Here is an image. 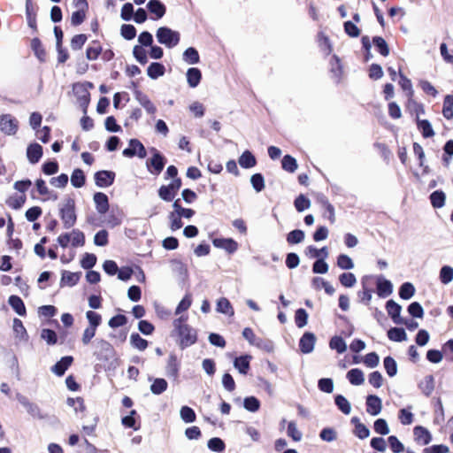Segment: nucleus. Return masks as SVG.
Listing matches in <instances>:
<instances>
[{"label": "nucleus", "mask_w": 453, "mask_h": 453, "mask_svg": "<svg viewBox=\"0 0 453 453\" xmlns=\"http://www.w3.org/2000/svg\"><path fill=\"white\" fill-rule=\"evenodd\" d=\"M182 181L180 178H175L168 185H163L158 189V196L165 202L173 200L176 192L180 188Z\"/></svg>", "instance_id": "nucleus-7"}, {"label": "nucleus", "mask_w": 453, "mask_h": 453, "mask_svg": "<svg viewBox=\"0 0 453 453\" xmlns=\"http://www.w3.org/2000/svg\"><path fill=\"white\" fill-rule=\"evenodd\" d=\"M19 129V121L11 114L0 115V131L7 135H14Z\"/></svg>", "instance_id": "nucleus-8"}, {"label": "nucleus", "mask_w": 453, "mask_h": 453, "mask_svg": "<svg viewBox=\"0 0 453 453\" xmlns=\"http://www.w3.org/2000/svg\"><path fill=\"white\" fill-rule=\"evenodd\" d=\"M238 163L244 169L252 168L257 165L255 156L250 151L245 150L239 157Z\"/></svg>", "instance_id": "nucleus-27"}, {"label": "nucleus", "mask_w": 453, "mask_h": 453, "mask_svg": "<svg viewBox=\"0 0 453 453\" xmlns=\"http://www.w3.org/2000/svg\"><path fill=\"white\" fill-rule=\"evenodd\" d=\"M334 403L337 408L345 415H349L351 411V405L348 399L342 395H334Z\"/></svg>", "instance_id": "nucleus-34"}, {"label": "nucleus", "mask_w": 453, "mask_h": 453, "mask_svg": "<svg viewBox=\"0 0 453 453\" xmlns=\"http://www.w3.org/2000/svg\"><path fill=\"white\" fill-rule=\"evenodd\" d=\"M386 310L395 324H403V319L401 318L402 306L399 303L390 299L386 303Z\"/></svg>", "instance_id": "nucleus-12"}, {"label": "nucleus", "mask_w": 453, "mask_h": 453, "mask_svg": "<svg viewBox=\"0 0 453 453\" xmlns=\"http://www.w3.org/2000/svg\"><path fill=\"white\" fill-rule=\"evenodd\" d=\"M339 280L343 287L351 288L356 282V276L352 273H343L339 276Z\"/></svg>", "instance_id": "nucleus-63"}, {"label": "nucleus", "mask_w": 453, "mask_h": 453, "mask_svg": "<svg viewBox=\"0 0 453 453\" xmlns=\"http://www.w3.org/2000/svg\"><path fill=\"white\" fill-rule=\"evenodd\" d=\"M95 183L97 187L104 188L111 186L115 180V173L108 170H101L94 175Z\"/></svg>", "instance_id": "nucleus-10"}, {"label": "nucleus", "mask_w": 453, "mask_h": 453, "mask_svg": "<svg viewBox=\"0 0 453 453\" xmlns=\"http://www.w3.org/2000/svg\"><path fill=\"white\" fill-rule=\"evenodd\" d=\"M42 156V148L40 143H30L27 149V157L31 164H36Z\"/></svg>", "instance_id": "nucleus-22"}, {"label": "nucleus", "mask_w": 453, "mask_h": 453, "mask_svg": "<svg viewBox=\"0 0 453 453\" xmlns=\"http://www.w3.org/2000/svg\"><path fill=\"white\" fill-rule=\"evenodd\" d=\"M135 99L139 104L147 111L148 113L153 114L156 112V107L150 98L141 91H135Z\"/></svg>", "instance_id": "nucleus-26"}, {"label": "nucleus", "mask_w": 453, "mask_h": 453, "mask_svg": "<svg viewBox=\"0 0 453 453\" xmlns=\"http://www.w3.org/2000/svg\"><path fill=\"white\" fill-rule=\"evenodd\" d=\"M251 357L250 355H243L236 357L234 360V366L242 374H247L250 370V361Z\"/></svg>", "instance_id": "nucleus-24"}, {"label": "nucleus", "mask_w": 453, "mask_h": 453, "mask_svg": "<svg viewBox=\"0 0 453 453\" xmlns=\"http://www.w3.org/2000/svg\"><path fill=\"white\" fill-rule=\"evenodd\" d=\"M383 365L389 377H394L397 373V364L392 357H386L383 360Z\"/></svg>", "instance_id": "nucleus-50"}, {"label": "nucleus", "mask_w": 453, "mask_h": 453, "mask_svg": "<svg viewBox=\"0 0 453 453\" xmlns=\"http://www.w3.org/2000/svg\"><path fill=\"white\" fill-rule=\"evenodd\" d=\"M16 399L31 417L38 419H44L46 418V415L42 413L38 404L31 402L26 395L17 393Z\"/></svg>", "instance_id": "nucleus-6"}, {"label": "nucleus", "mask_w": 453, "mask_h": 453, "mask_svg": "<svg viewBox=\"0 0 453 453\" xmlns=\"http://www.w3.org/2000/svg\"><path fill=\"white\" fill-rule=\"evenodd\" d=\"M372 42L382 56L387 57L389 54L388 45L382 37L375 36Z\"/></svg>", "instance_id": "nucleus-61"}, {"label": "nucleus", "mask_w": 453, "mask_h": 453, "mask_svg": "<svg viewBox=\"0 0 453 453\" xmlns=\"http://www.w3.org/2000/svg\"><path fill=\"white\" fill-rule=\"evenodd\" d=\"M148 10L156 15V19H161L165 13V7L159 0H150L147 4Z\"/></svg>", "instance_id": "nucleus-31"}, {"label": "nucleus", "mask_w": 453, "mask_h": 453, "mask_svg": "<svg viewBox=\"0 0 453 453\" xmlns=\"http://www.w3.org/2000/svg\"><path fill=\"white\" fill-rule=\"evenodd\" d=\"M434 387L435 380L432 374L425 376L424 379L421 380L418 384V388L426 397H429L432 395L433 391L434 390Z\"/></svg>", "instance_id": "nucleus-17"}, {"label": "nucleus", "mask_w": 453, "mask_h": 453, "mask_svg": "<svg viewBox=\"0 0 453 453\" xmlns=\"http://www.w3.org/2000/svg\"><path fill=\"white\" fill-rule=\"evenodd\" d=\"M388 337L391 341L401 342L407 340V334L403 327H391L388 331Z\"/></svg>", "instance_id": "nucleus-33"}, {"label": "nucleus", "mask_w": 453, "mask_h": 453, "mask_svg": "<svg viewBox=\"0 0 453 453\" xmlns=\"http://www.w3.org/2000/svg\"><path fill=\"white\" fill-rule=\"evenodd\" d=\"M93 88V84L88 81L77 82L73 86V91L77 97L80 106L86 113L87 108L90 101V94L88 89Z\"/></svg>", "instance_id": "nucleus-4"}, {"label": "nucleus", "mask_w": 453, "mask_h": 453, "mask_svg": "<svg viewBox=\"0 0 453 453\" xmlns=\"http://www.w3.org/2000/svg\"><path fill=\"white\" fill-rule=\"evenodd\" d=\"M417 125L424 138L427 139L434 136V132L428 120L418 119V120H417Z\"/></svg>", "instance_id": "nucleus-35"}, {"label": "nucleus", "mask_w": 453, "mask_h": 453, "mask_svg": "<svg viewBox=\"0 0 453 453\" xmlns=\"http://www.w3.org/2000/svg\"><path fill=\"white\" fill-rule=\"evenodd\" d=\"M316 343V336L311 332H305L299 341L300 351L303 354L311 353Z\"/></svg>", "instance_id": "nucleus-13"}, {"label": "nucleus", "mask_w": 453, "mask_h": 453, "mask_svg": "<svg viewBox=\"0 0 453 453\" xmlns=\"http://www.w3.org/2000/svg\"><path fill=\"white\" fill-rule=\"evenodd\" d=\"M453 96H446L443 102L442 114L443 116L450 119L453 118Z\"/></svg>", "instance_id": "nucleus-54"}, {"label": "nucleus", "mask_w": 453, "mask_h": 453, "mask_svg": "<svg viewBox=\"0 0 453 453\" xmlns=\"http://www.w3.org/2000/svg\"><path fill=\"white\" fill-rule=\"evenodd\" d=\"M413 434L415 440L422 445H427L432 441V435L430 432L424 426H415L413 429Z\"/></svg>", "instance_id": "nucleus-21"}, {"label": "nucleus", "mask_w": 453, "mask_h": 453, "mask_svg": "<svg viewBox=\"0 0 453 453\" xmlns=\"http://www.w3.org/2000/svg\"><path fill=\"white\" fill-rule=\"evenodd\" d=\"M337 265L342 270H349L354 267V263L348 255L341 254L337 257Z\"/></svg>", "instance_id": "nucleus-64"}, {"label": "nucleus", "mask_w": 453, "mask_h": 453, "mask_svg": "<svg viewBox=\"0 0 453 453\" xmlns=\"http://www.w3.org/2000/svg\"><path fill=\"white\" fill-rule=\"evenodd\" d=\"M133 55L135 60L141 65H145L148 62L147 52L143 47L140 45H135L133 48Z\"/></svg>", "instance_id": "nucleus-57"}, {"label": "nucleus", "mask_w": 453, "mask_h": 453, "mask_svg": "<svg viewBox=\"0 0 453 453\" xmlns=\"http://www.w3.org/2000/svg\"><path fill=\"white\" fill-rule=\"evenodd\" d=\"M374 431L380 435H387L390 430L388 422L384 418H378L373 423Z\"/></svg>", "instance_id": "nucleus-56"}, {"label": "nucleus", "mask_w": 453, "mask_h": 453, "mask_svg": "<svg viewBox=\"0 0 453 453\" xmlns=\"http://www.w3.org/2000/svg\"><path fill=\"white\" fill-rule=\"evenodd\" d=\"M96 263V256L92 253H85L83 256L81 265L83 269L90 270L92 269Z\"/></svg>", "instance_id": "nucleus-62"}, {"label": "nucleus", "mask_w": 453, "mask_h": 453, "mask_svg": "<svg viewBox=\"0 0 453 453\" xmlns=\"http://www.w3.org/2000/svg\"><path fill=\"white\" fill-rule=\"evenodd\" d=\"M156 36L159 43L170 49L178 45L180 40V33L167 27H160L157 28Z\"/></svg>", "instance_id": "nucleus-3"}, {"label": "nucleus", "mask_w": 453, "mask_h": 453, "mask_svg": "<svg viewBox=\"0 0 453 453\" xmlns=\"http://www.w3.org/2000/svg\"><path fill=\"white\" fill-rule=\"evenodd\" d=\"M130 343L132 347L142 351L148 347V341L143 339L138 333H133L130 335Z\"/></svg>", "instance_id": "nucleus-40"}, {"label": "nucleus", "mask_w": 453, "mask_h": 453, "mask_svg": "<svg viewBox=\"0 0 453 453\" xmlns=\"http://www.w3.org/2000/svg\"><path fill=\"white\" fill-rule=\"evenodd\" d=\"M41 338L44 340L49 345H54L58 342V335L56 332L50 328H43L41 331Z\"/></svg>", "instance_id": "nucleus-55"}, {"label": "nucleus", "mask_w": 453, "mask_h": 453, "mask_svg": "<svg viewBox=\"0 0 453 453\" xmlns=\"http://www.w3.org/2000/svg\"><path fill=\"white\" fill-rule=\"evenodd\" d=\"M216 311L219 313L227 315L229 317H232L234 314V311L231 303L226 297H220L219 299H218Z\"/></svg>", "instance_id": "nucleus-25"}, {"label": "nucleus", "mask_w": 453, "mask_h": 453, "mask_svg": "<svg viewBox=\"0 0 453 453\" xmlns=\"http://www.w3.org/2000/svg\"><path fill=\"white\" fill-rule=\"evenodd\" d=\"M319 438L324 441L331 442L337 439V433L332 427H325L320 431Z\"/></svg>", "instance_id": "nucleus-58"}, {"label": "nucleus", "mask_w": 453, "mask_h": 453, "mask_svg": "<svg viewBox=\"0 0 453 453\" xmlns=\"http://www.w3.org/2000/svg\"><path fill=\"white\" fill-rule=\"evenodd\" d=\"M151 150L153 152V156L147 161V166L151 173L157 175L164 169L166 160L156 149H152Z\"/></svg>", "instance_id": "nucleus-9"}, {"label": "nucleus", "mask_w": 453, "mask_h": 453, "mask_svg": "<svg viewBox=\"0 0 453 453\" xmlns=\"http://www.w3.org/2000/svg\"><path fill=\"white\" fill-rule=\"evenodd\" d=\"M168 383L163 378H157L150 385V391L154 395H161L167 389Z\"/></svg>", "instance_id": "nucleus-39"}, {"label": "nucleus", "mask_w": 453, "mask_h": 453, "mask_svg": "<svg viewBox=\"0 0 453 453\" xmlns=\"http://www.w3.org/2000/svg\"><path fill=\"white\" fill-rule=\"evenodd\" d=\"M86 181V177L84 172L80 169H74L71 175V183L74 188H81L84 186Z\"/></svg>", "instance_id": "nucleus-38"}, {"label": "nucleus", "mask_w": 453, "mask_h": 453, "mask_svg": "<svg viewBox=\"0 0 453 453\" xmlns=\"http://www.w3.org/2000/svg\"><path fill=\"white\" fill-rule=\"evenodd\" d=\"M377 294L380 297L385 298L390 296L393 292V284L390 280L385 279L383 276L377 278Z\"/></svg>", "instance_id": "nucleus-16"}, {"label": "nucleus", "mask_w": 453, "mask_h": 453, "mask_svg": "<svg viewBox=\"0 0 453 453\" xmlns=\"http://www.w3.org/2000/svg\"><path fill=\"white\" fill-rule=\"evenodd\" d=\"M73 362V357L72 356H65L60 358L53 366H51L50 371L56 374L57 376H63L66 370L71 366Z\"/></svg>", "instance_id": "nucleus-15"}, {"label": "nucleus", "mask_w": 453, "mask_h": 453, "mask_svg": "<svg viewBox=\"0 0 453 453\" xmlns=\"http://www.w3.org/2000/svg\"><path fill=\"white\" fill-rule=\"evenodd\" d=\"M305 234L301 229H295L290 231L287 235V242L289 244H298L304 240Z\"/></svg>", "instance_id": "nucleus-46"}, {"label": "nucleus", "mask_w": 453, "mask_h": 453, "mask_svg": "<svg viewBox=\"0 0 453 453\" xmlns=\"http://www.w3.org/2000/svg\"><path fill=\"white\" fill-rule=\"evenodd\" d=\"M122 153L127 157L138 156L140 158H144L147 155L143 143H129V146Z\"/></svg>", "instance_id": "nucleus-18"}, {"label": "nucleus", "mask_w": 453, "mask_h": 453, "mask_svg": "<svg viewBox=\"0 0 453 453\" xmlns=\"http://www.w3.org/2000/svg\"><path fill=\"white\" fill-rule=\"evenodd\" d=\"M96 350L94 355L100 361H108L114 355V348L112 345L104 339H96L94 342Z\"/></svg>", "instance_id": "nucleus-5"}, {"label": "nucleus", "mask_w": 453, "mask_h": 453, "mask_svg": "<svg viewBox=\"0 0 453 453\" xmlns=\"http://www.w3.org/2000/svg\"><path fill=\"white\" fill-rule=\"evenodd\" d=\"M59 215L65 229H69L75 225L77 215L73 198L68 197L59 203Z\"/></svg>", "instance_id": "nucleus-2"}, {"label": "nucleus", "mask_w": 453, "mask_h": 453, "mask_svg": "<svg viewBox=\"0 0 453 453\" xmlns=\"http://www.w3.org/2000/svg\"><path fill=\"white\" fill-rule=\"evenodd\" d=\"M81 273H72L69 271H63L62 277L60 280L61 287L63 286H69L73 287L75 286L81 277Z\"/></svg>", "instance_id": "nucleus-23"}, {"label": "nucleus", "mask_w": 453, "mask_h": 453, "mask_svg": "<svg viewBox=\"0 0 453 453\" xmlns=\"http://www.w3.org/2000/svg\"><path fill=\"white\" fill-rule=\"evenodd\" d=\"M439 278L442 284L450 283L453 280V267L443 265L440 270Z\"/></svg>", "instance_id": "nucleus-45"}, {"label": "nucleus", "mask_w": 453, "mask_h": 453, "mask_svg": "<svg viewBox=\"0 0 453 453\" xmlns=\"http://www.w3.org/2000/svg\"><path fill=\"white\" fill-rule=\"evenodd\" d=\"M243 407L251 412H256L260 408V402L255 396H247L243 400Z\"/></svg>", "instance_id": "nucleus-53"}, {"label": "nucleus", "mask_w": 453, "mask_h": 453, "mask_svg": "<svg viewBox=\"0 0 453 453\" xmlns=\"http://www.w3.org/2000/svg\"><path fill=\"white\" fill-rule=\"evenodd\" d=\"M8 303L18 315H26V307L24 302L19 296L15 295L11 296L8 299Z\"/></svg>", "instance_id": "nucleus-29"}, {"label": "nucleus", "mask_w": 453, "mask_h": 453, "mask_svg": "<svg viewBox=\"0 0 453 453\" xmlns=\"http://www.w3.org/2000/svg\"><path fill=\"white\" fill-rule=\"evenodd\" d=\"M282 168L289 173H294L297 169L296 158L290 155H285L281 160Z\"/></svg>", "instance_id": "nucleus-52"}, {"label": "nucleus", "mask_w": 453, "mask_h": 453, "mask_svg": "<svg viewBox=\"0 0 453 453\" xmlns=\"http://www.w3.org/2000/svg\"><path fill=\"white\" fill-rule=\"evenodd\" d=\"M207 447L213 452L222 453L225 451L226 444L221 438L213 437L208 441Z\"/></svg>", "instance_id": "nucleus-41"}, {"label": "nucleus", "mask_w": 453, "mask_h": 453, "mask_svg": "<svg viewBox=\"0 0 453 453\" xmlns=\"http://www.w3.org/2000/svg\"><path fill=\"white\" fill-rule=\"evenodd\" d=\"M382 410L381 399L376 395L366 396V411L372 416H377Z\"/></svg>", "instance_id": "nucleus-14"}, {"label": "nucleus", "mask_w": 453, "mask_h": 453, "mask_svg": "<svg viewBox=\"0 0 453 453\" xmlns=\"http://www.w3.org/2000/svg\"><path fill=\"white\" fill-rule=\"evenodd\" d=\"M71 234V242L73 247L83 246L85 243V235L79 229H73Z\"/></svg>", "instance_id": "nucleus-59"}, {"label": "nucleus", "mask_w": 453, "mask_h": 453, "mask_svg": "<svg viewBox=\"0 0 453 453\" xmlns=\"http://www.w3.org/2000/svg\"><path fill=\"white\" fill-rule=\"evenodd\" d=\"M180 418L185 423H193L196 419V414L195 411L188 406H182L180 410Z\"/></svg>", "instance_id": "nucleus-44"}, {"label": "nucleus", "mask_w": 453, "mask_h": 453, "mask_svg": "<svg viewBox=\"0 0 453 453\" xmlns=\"http://www.w3.org/2000/svg\"><path fill=\"white\" fill-rule=\"evenodd\" d=\"M212 243L217 248H221L228 253H234L238 248L237 242L231 238H215Z\"/></svg>", "instance_id": "nucleus-20"}, {"label": "nucleus", "mask_w": 453, "mask_h": 453, "mask_svg": "<svg viewBox=\"0 0 453 453\" xmlns=\"http://www.w3.org/2000/svg\"><path fill=\"white\" fill-rule=\"evenodd\" d=\"M415 294V288L411 282H404L399 288V296L403 300L411 299Z\"/></svg>", "instance_id": "nucleus-42"}, {"label": "nucleus", "mask_w": 453, "mask_h": 453, "mask_svg": "<svg viewBox=\"0 0 453 453\" xmlns=\"http://www.w3.org/2000/svg\"><path fill=\"white\" fill-rule=\"evenodd\" d=\"M429 199L434 208L440 209L445 205L446 195L442 190L438 189L430 194Z\"/></svg>", "instance_id": "nucleus-28"}, {"label": "nucleus", "mask_w": 453, "mask_h": 453, "mask_svg": "<svg viewBox=\"0 0 453 453\" xmlns=\"http://www.w3.org/2000/svg\"><path fill=\"white\" fill-rule=\"evenodd\" d=\"M180 372V362L176 355L170 354L165 366V375L173 381H178Z\"/></svg>", "instance_id": "nucleus-11"}, {"label": "nucleus", "mask_w": 453, "mask_h": 453, "mask_svg": "<svg viewBox=\"0 0 453 453\" xmlns=\"http://www.w3.org/2000/svg\"><path fill=\"white\" fill-rule=\"evenodd\" d=\"M202 78L201 72L198 68L191 67L187 72V81L191 88H196Z\"/></svg>", "instance_id": "nucleus-36"}, {"label": "nucleus", "mask_w": 453, "mask_h": 453, "mask_svg": "<svg viewBox=\"0 0 453 453\" xmlns=\"http://www.w3.org/2000/svg\"><path fill=\"white\" fill-rule=\"evenodd\" d=\"M388 442L393 453H401L404 450V445L395 435L388 436Z\"/></svg>", "instance_id": "nucleus-60"}, {"label": "nucleus", "mask_w": 453, "mask_h": 453, "mask_svg": "<svg viewBox=\"0 0 453 453\" xmlns=\"http://www.w3.org/2000/svg\"><path fill=\"white\" fill-rule=\"evenodd\" d=\"M183 60L189 64L194 65L199 62V54L198 51L193 48H188L183 53Z\"/></svg>", "instance_id": "nucleus-48"}, {"label": "nucleus", "mask_w": 453, "mask_h": 453, "mask_svg": "<svg viewBox=\"0 0 453 453\" xmlns=\"http://www.w3.org/2000/svg\"><path fill=\"white\" fill-rule=\"evenodd\" d=\"M13 331L16 334V337H19L20 340L27 341L28 335H27V330L20 319H13Z\"/></svg>", "instance_id": "nucleus-47"}, {"label": "nucleus", "mask_w": 453, "mask_h": 453, "mask_svg": "<svg viewBox=\"0 0 453 453\" xmlns=\"http://www.w3.org/2000/svg\"><path fill=\"white\" fill-rule=\"evenodd\" d=\"M329 347L337 353L342 354L347 350V344L342 336H333L329 342Z\"/></svg>", "instance_id": "nucleus-37"}, {"label": "nucleus", "mask_w": 453, "mask_h": 453, "mask_svg": "<svg viewBox=\"0 0 453 453\" xmlns=\"http://www.w3.org/2000/svg\"><path fill=\"white\" fill-rule=\"evenodd\" d=\"M165 73V66L157 62L151 63L148 68H147V74L148 76L152 79L156 80L161 76H163Z\"/></svg>", "instance_id": "nucleus-30"}, {"label": "nucleus", "mask_w": 453, "mask_h": 453, "mask_svg": "<svg viewBox=\"0 0 453 453\" xmlns=\"http://www.w3.org/2000/svg\"><path fill=\"white\" fill-rule=\"evenodd\" d=\"M311 204V200L303 194H300L298 196H296L294 201L295 208L298 212H302L309 209Z\"/></svg>", "instance_id": "nucleus-43"}, {"label": "nucleus", "mask_w": 453, "mask_h": 453, "mask_svg": "<svg viewBox=\"0 0 453 453\" xmlns=\"http://www.w3.org/2000/svg\"><path fill=\"white\" fill-rule=\"evenodd\" d=\"M295 322L298 328H303L307 325L308 313L304 309L299 308L296 311Z\"/></svg>", "instance_id": "nucleus-51"}, {"label": "nucleus", "mask_w": 453, "mask_h": 453, "mask_svg": "<svg viewBox=\"0 0 453 453\" xmlns=\"http://www.w3.org/2000/svg\"><path fill=\"white\" fill-rule=\"evenodd\" d=\"M250 183L252 188L255 189L256 192L259 193L261 192L265 187V178L262 173H254L250 177Z\"/></svg>", "instance_id": "nucleus-49"}, {"label": "nucleus", "mask_w": 453, "mask_h": 453, "mask_svg": "<svg viewBox=\"0 0 453 453\" xmlns=\"http://www.w3.org/2000/svg\"><path fill=\"white\" fill-rule=\"evenodd\" d=\"M347 379L352 385H362L365 381L364 372L358 368H353L347 372Z\"/></svg>", "instance_id": "nucleus-32"}, {"label": "nucleus", "mask_w": 453, "mask_h": 453, "mask_svg": "<svg viewBox=\"0 0 453 453\" xmlns=\"http://www.w3.org/2000/svg\"><path fill=\"white\" fill-rule=\"evenodd\" d=\"M93 199L97 212L99 214H105L109 210L108 196L103 192H96L94 194Z\"/></svg>", "instance_id": "nucleus-19"}, {"label": "nucleus", "mask_w": 453, "mask_h": 453, "mask_svg": "<svg viewBox=\"0 0 453 453\" xmlns=\"http://www.w3.org/2000/svg\"><path fill=\"white\" fill-rule=\"evenodd\" d=\"M187 317H180L174 319L173 326L180 337V347L184 349L196 342L197 334L196 331L189 325L185 324Z\"/></svg>", "instance_id": "nucleus-1"}]
</instances>
